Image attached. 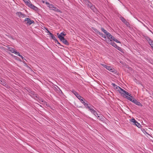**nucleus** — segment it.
Listing matches in <instances>:
<instances>
[{"label": "nucleus", "mask_w": 153, "mask_h": 153, "mask_svg": "<svg viewBox=\"0 0 153 153\" xmlns=\"http://www.w3.org/2000/svg\"><path fill=\"white\" fill-rule=\"evenodd\" d=\"M45 4L47 5V6L49 8V7H50L51 6V5H52V4H50V3L47 2H45Z\"/></svg>", "instance_id": "32"}, {"label": "nucleus", "mask_w": 153, "mask_h": 153, "mask_svg": "<svg viewBox=\"0 0 153 153\" xmlns=\"http://www.w3.org/2000/svg\"><path fill=\"white\" fill-rule=\"evenodd\" d=\"M96 116H98V114L97 115L96 114Z\"/></svg>", "instance_id": "45"}, {"label": "nucleus", "mask_w": 153, "mask_h": 153, "mask_svg": "<svg viewBox=\"0 0 153 153\" xmlns=\"http://www.w3.org/2000/svg\"><path fill=\"white\" fill-rule=\"evenodd\" d=\"M72 92L76 97L79 95L77 92L74 90H73Z\"/></svg>", "instance_id": "25"}, {"label": "nucleus", "mask_w": 153, "mask_h": 153, "mask_svg": "<svg viewBox=\"0 0 153 153\" xmlns=\"http://www.w3.org/2000/svg\"><path fill=\"white\" fill-rule=\"evenodd\" d=\"M116 48L117 49L120 51H121V48L120 47H119L117 45V47H116Z\"/></svg>", "instance_id": "36"}, {"label": "nucleus", "mask_w": 153, "mask_h": 153, "mask_svg": "<svg viewBox=\"0 0 153 153\" xmlns=\"http://www.w3.org/2000/svg\"><path fill=\"white\" fill-rule=\"evenodd\" d=\"M98 34L100 35L102 37L104 38L105 39H106V37H105V36L102 33H101L99 32L98 33Z\"/></svg>", "instance_id": "22"}, {"label": "nucleus", "mask_w": 153, "mask_h": 153, "mask_svg": "<svg viewBox=\"0 0 153 153\" xmlns=\"http://www.w3.org/2000/svg\"><path fill=\"white\" fill-rule=\"evenodd\" d=\"M142 131H143V132H144V131H145H145V129H143V130H142Z\"/></svg>", "instance_id": "43"}, {"label": "nucleus", "mask_w": 153, "mask_h": 153, "mask_svg": "<svg viewBox=\"0 0 153 153\" xmlns=\"http://www.w3.org/2000/svg\"><path fill=\"white\" fill-rule=\"evenodd\" d=\"M84 3L88 7H89L91 5H92V3L88 0L85 1Z\"/></svg>", "instance_id": "14"}, {"label": "nucleus", "mask_w": 153, "mask_h": 153, "mask_svg": "<svg viewBox=\"0 0 153 153\" xmlns=\"http://www.w3.org/2000/svg\"><path fill=\"white\" fill-rule=\"evenodd\" d=\"M14 53L16 54V55H17L18 56H19L20 55L19 53V52H17V51L16 50H15V52Z\"/></svg>", "instance_id": "33"}, {"label": "nucleus", "mask_w": 153, "mask_h": 153, "mask_svg": "<svg viewBox=\"0 0 153 153\" xmlns=\"http://www.w3.org/2000/svg\"><path fill=\"white\" fill-rule=\"evenodd\" d=\"M29 7L32 8V9L34 10L35 11H37L38 10V8L36 7L35 6L32 4L31 3L28 6Z\"/></svg>", "instance_id": "8"}, {"label": "nucleus", "mask_w": 153, "mask_h": 153, "mask_svg": "<svg viewBox=\"0 0 153 153\" xmlns=\"http://www.w3.org/2000/svg\"><path fill=\"white\" fill-rule=\"evenodd\" d=\"M59 48H62L61 47H60Z\"/></svg>", "instance_id": "46"}, {"label": "nucleus", "mask_w": 153, "mask_h": 153, "mask_svg": "<svg viewBox=\"0 0 153 153\" xmlns=\"http://www.w3.org/2000/svg\"><path fill=\"white\" fill-rule=\"evenodd\" d=\"M82 103L85 106L88 103V102L85 100L84 101L82 102Z\"/></svg>", "instance_id": "31"}, {"label": "nucleus", "mask_w": 153, "mask_h": 153, "mask_svg": "<svg viewBox=\"0 0 153 153\" xmlns=\"http://www.w3.org/2000/svg\"><path fill=\"white\" fill-rule=\"evenodd\" d=\"M23 1H24V0H23Z\"/></svg>", "instance_id": "48"}, {"label": "nucleus", "mask_w": 153, "mask_h": 153, "mask_svg": "<svg viewBox=\"0 0 153 153\" xmlns=\"http://www.w3.org/2000/svg\"><path fill=\"white\" fill-rule=\"evenodd\" d=\"M92 28L93 30L96 33L98 34L99 31L97 29L94 27H92Z\"/></svg>", "instance_id": "29"}, {"label": "nucleus", "mask_w": 153, "mask_h": 153, "mask_svg": "<svg viewBox=\"0 0 153 153\" xmlns=\"http://www.w3.org/2000/svg\"><path fill=\"white\" fill-rule=\"evenodd\" d=\"M131 122L134 123V125L135 124H136V123L137 122V121H136L135 120V119L134 118H133L131 120Z\"/></svg>", "instance_id": "27"}, {"label": "nucleus", "mask_w": 153, "mask_h": 153, "mask_svg": "<svg viewBox=\"0 0 153 153\" xmlns=\"http://www.w3.org/2000/svg\"><path fill=\"white\" fill-rule=\"evenodd\" d=\"M115 88L116 89H117L119 88V89H118V91H119V92L124 97L126 95H128V94H129V93L127 92L126 91L123 89L121 88L120 87L117 86V85Z\"/></svg>", "instance_id": "3"}, {"label": "nucleus", "mask_w": 153, "mask_h": 153, "mask_svg": "<svg viewBox=\"0 0 153 153\" xmlns=\"http://www.w3.org/2000/svg\"><path fill=\"white\" fill-rule=\"evenodd\" d=\"M125 98H126L127 100L132 102L136 104V105L140 106H142L143 105L139 102L137 101V100L134 98L133 97L130 96V94H128V95H126L125 97Z\"/></svg>", "instance_id": "1"}, {"label": "nucleus", "mask_w": 153, "mask_h": 153, "mask_svg": "<svg viewBox=\"0 0 153 153\" xmlns=\"http://www.w3.org/2000/svg\"><path fill=\"white\" fill-rule=\"evenodd\" d=\"M101 65L104 68H105L107 69L110 72L113 73L114 74H117V71L114 68L112 67L108 66L106 65L102 64Z\"/></svg>", "instance_id": "2"}, {"label": "nucleus", "mask_w": 153, "mask_h": 153, "mask_svg": "<svg viewBox=\"0 0 153 153\" xmlns=\"http://www.w3.org/2000/svg\"><path fill=\"white\" fill-rule=\"evenodd\" d=\"M24 1L26 5L28 6L30 5L31 2L29 0H24Z\"/></svg>", "instance_id": "16"}, {"label": "nucleus", "mask_w": 153, "mask_h": 153, "mask_svg": "<svg viewBox=\"0 0 153 153\" xmlns=\"http://www.w3.org/2000/svg\"><path fill=\"white\" fill-rule=\"evenodd\" d=\"M115 38L113 36L111 35V37L110 38V39L109 40V42H112V41H114L115 39Z\"/></svg>", "instance_id": "21"}, {"label": "nucleus", "mask_w": 153, "mask_h": 153, "mask_svg": "<svg viewBox=\"0 0 153 153\" xmlns=\"http://www.w3.org/2000/svg\"><path fill=\"white\" fill-rule=\"evenodd\" d=\"M80 100L81 101V102H82L84 101H85V100L83 98H82Z\"/></svg>", "instance_id": "38"}, {"label": "nucleus", "mask_w": 153, "mask_h": 153, "mask_svg": "<svg viewBox=\"0 0 153 153\" xmlns=\"http://www.w3.org/2000/svg\"><path fill=\"white\" fill-rule=\"evenodd\" d=\"M50 36L51 37V38L52 39L54 40V42H55L56 41V40H57L56 38V37L54 36L53 35V34L51 35Z\"/></svg>", "instance_id": "26"}, {"label": "nucleus", "mask_w": 153, "mask_h": 153, "mask_svg": "<svg viewBox=\"0 0 153 153\" xmlns=\"http://www.w3.org/2000/svg\"><path fill=\"white\" fill-rule=\"evenodd\" d=\"M120 18L122 22L126 24L128 23L126 20L123 17L121 16L120 17Z\"/></svg>", "instance_id": "15"}, {"label": "nucleus", "mask_w": 153, "mask_h": 153, "mask_svg": "<svg viewBox=\"0 0 153 153\" xmlns=\"http://www.w3.org/2000/svg\"><path fill=\"white\" fill-rule=\"evenodd\" d=\"M112 85L114 88H115L116 86V85L114 83H112Z\"/></svg>", "instance_id": "39"}, {"label": "nucleus", "mask_w": 153, "mask_h": 153, "mask_svg": "<svg viewBox=\"0 0 153 153\" xmlns=\"http://www.w3.org/2000/svg\"><path fill=\"white\" fill-rule=\"evenodd\" d=\"M106 37L108 38V42H109V40L110 39V38L111 37V35L109 32H108L107 33L105 34Z\"/></svg>", "instance_id": "17"}, {"label": "nucleus", "mask_w": 153, "mask_h": 153, "mask_svg": "<svg viewBox=\"0 0 153 153\" xmlns=\"http://www.w3.org/2000/svg\"><path fill=\"white\" fill-rule=\"evenodd\" d=\"M57 35L58 36V38L59 39H61L60 37H64V36L66 35V34L64 32H62L60 34H59V33H57Z\"/></svg>", "instance_id": "7"}, {"label": "nucleus", "mask_w": 153, "mask_h": 153, "mask_svg": "<svg viewBox=\"0 0 153 153\" xmlns=\"http://www.w3.org/2000/svg\"><path fill=\"white\" fill-rule=\"evenodd\" d=\"M61 39L60 40L64 44L66 45H69V43L67 40L65 39L64 37H60Z\"/></svg>", "instance_id": "6"}, {"label": "nucleus", "mask_w": 153, "mask_h": 153, "mask_svg": "<svg viewBox=\"0 0 153 153\" xmlns=\"http://www.w3.org/2000/svg\"><path fill=\"white\" fill-rule=\"evenodd\" d=\"M97 118L100 120L102 121H104V119L103 118V116L102 115H100V116H97Z\"/></svg>", "instance_id": "19"}, {"label": "nucleus", "mask_w": 153, "mask_h": 153, "mask_svg": "<svg viewBox=\"0 0 153 153\" xmlns=\"http://www.w3.org/2000/svg\"><path fill=\"white\" fill-rule=\"evenodd\" d=\"M42 2H43V3H45V1H43Z\"/></svg>", "instance_id": "44"}, {"label": "nucleus", "mask_w": 153, "mask_h": 153, "mask_svg": "<svg viewBox=\"0 0 153 153\" xmlns=\"http://www.w3.org/2000/svg\"><path fill=\"white\" fill-rule=\"evenodd\" d=\"M114 41H115V42H116L117 43H120V42L117 39H115V40H114Z\"/></svg>", "instance_id": "35"}, {"label": "nucleus", "mask_w": 153, "mask_h": 153, "mask_svg": "<svg viewBox=\"0 0 153 153\" xmlns=\"http://www.w3.org/2000/svg\"><path fill=\"white\" fill-rule=\"evenodd\" d=\"M89 7L94 12H96L97 11V10L95 7V6L93 5L92 4V5H91Z\"/></svg>", "instance_id": "10"}, {"label": "nucleus", "mask_w": 153, "mask_h": 153, "mask_svg": "<svg viewBox=\"0 0 153 153\" xmlns=\"http://www.w3.org/2000/svg\"><path fill=\"white\" fill-rule=\"evenodd\" d=\"M142 23L143 24V25L145 27H146V26L144 24H143V23Z\"/></svg>", "instance_id": "42"}, {"label": "nucleus", "mask_w": 153, "mask_h": 153, "mask_svg": "<svg viewBox=\"0 0 153 153\" xmlns=\"http://www.w3.org/2000/svg\"><path fill=\"white\" fill-rule=\"evenodd\" d=\"M7 50L10 51L12 53H15V50L14 48L10 47H7Z\"/></svg>", "instance_id": "13"}, {"label": "nucleus", "mask_w": 153, "mask_h": 153, "mask_svg": "<svg viewBox=\"0 0 153 153\" xmlns=\"http://www.w3.org/2000/svg\"><path fill=\"white\" fill-rule=\"evenodd\" d=\"M77 97L79 100H80L82 98V97H81L79 95Z\"/></svg>", "instance_id": "34"}, {"label": "nucleus", "mask_w": 153, "mask_h": 153, "mask_svg": "<svg viewBox=\"0 0 153 153\" xmlns=\"http://www.w3.org/2000/svg\"><path fill=\"white\" fill-rule=\"evenodd\" d=\"M16 14L17 16H18L19 17H25L26 16L25 14H23L21 12H18L16 13Z\"/></svg>", "instance_id": "9"}, {"label": "nucleus", "mask_w": 153, "mask_h": 153, "mask_svg": "<svg viewBox=\"0 0 153 153\" xmlns=\"http://www.w3.org/2000/svg\"><path fill=\"white\" fill-rule=\"evenodd\" d=\"M85 106L86 107V108H88L89 110L92 107H94L93 106L91 105L90 104H88V103Z\"/></svg>", "instance_id": "18"}, {"label": "nucleus", "mask_w": 153, "mask_h": 153, "mask_svg": "<svg viewBox=\"0 0 153 153\" xmlns=\"http://www.w3.org/2000/svg\"><path fill=\"white\" fill-rule=\"evenodd\" d=\"M109 44L115 48L117 47V44L113 42H111Z\"/></svg>", "instance_id": "20"}, {"label": "nucleus", "mask_w": 153, "mask_h": 153, "mask_svg": "<svg viewBox=\"0 0 153 153\" xmlns=\"http://www.w3.org/2000/svg\"><path fill=\"white\" fill-rule=\"evenodd\" d=\"M55 43H57L58 44V45H60V46H62V47H64V46L62 45L59 42H58V41L57 40H56V41L55 42Z\"/></svg>", "instance_id": "30"}, {"label": "nucleus", "mask_w": 153, "mask_h": 153, "mask_svg": "<svg viewBox=\"0 0 153 153\" xmlns=\"http://www.w3.org/2000/svg\"><path fill=\"white\" fill-rule=\"evenodd\" d=\"M134 125L137 126L138 128H140L141 127V125L139 123L137 122Z\"/></svg>", "instance_id": "28"}, {"label": "nucleus", "mask_w": 153, "mask_h": 153, "mask_svg": "<svg viewBox=\"0 0 153 153\" xmlns=\"http://www.w3.org/2000/svg\"><path fill=\"white\" fill-rule=\"evenodd\" d=\"M149 39H151L149 38V37H147L146 39L148 41V42H149Z\"/></svg>", "instance_id": "41"}, {"label": "nucleus", "mask_w": 153, "mask_h": 153, "mask_svg": "<svg viewBox=\"0 0 153 153\" xmlns=\"http://www.w3.org/2000/svg\"><path fill=\"white\" fill-rule=\"evenodd\" d=\"M0 83L2 85H3L6 86L7 85V83L4 81V80L2 79H0Z\"/></svg>", "instance_id": "12"}, {"label": "nucleus", "mask_w": 153, "mask_h": 153, "mask_svg": "<svg viewBox=\"0 0 153 153\" xmlns=\"http://www.w3.org/2000/svg\"><path fill=\"white\" fill-rule=\"evenodd\" d=\"M89 110L95 116H96V114H97V111H95L92 108V107L91 109H90Z\"/></svg>", "instance_id": "11"}, {"label": "nucleus", "mask_w": 153, "mask_h": 153, "mask_svg": "<svg viewBox=\"0 0 153 153\" xmlns=\"http://www.w3.org/2000/svg\"><path fill=\"white\" fill-rule=\"evenodd\" d=\"M19 56L21 57L22 59L23 60L24 59V57H23L20 54Z\"/></svg>", "instance_id": "40"}, {"label": "nucleus", "mask_w": 153, "mask_h": 153, "mask_svg": "<svg viewBox=\"0 0 153 153\" xmlns=\"http://www.w3.org/2000/svg\"><path fill=\"white\" fill-rule=\"evenodd\" d=\"M24 22H25V24L27 25H30L31 24L34 23V21L33 20H31L30 19L28 18H26L24 20Z\"/></svg>", "instance_id": "4"}, {"label": "nucleus", "mask_w": 153, "mask_h": 153, "mask_svg": "<svg viewBox=\"0 0 153 153\" xmlns=\"http://www.w3.org/2000/svg\"><path fill=\"white\" fill-rule=\"evenodd\" d=\"M149 39V43L150 44V45L151 46V47L153 48V41L151 39Z\"/></svg>", "instance_id": "23"}, {"label": "nucleus", "mask_w": 153, "mask_h": 153, "mask_svg": "<svg viewBox=\"0 0 153 153\" xmlns=\"http://www.w3.org/2000/svg\"><path fill=\"white\" fill-rule=\"evenodd\" d=\"M46 30L47 31V32L50 35V36L53 34L49 30H48V29H46Z\"/></svg>", "instance_id": "37"}, {"label": "nucleus", "mask_w": 153, "mask_h": 153, "mask_svg": "<svg viewBox=\"0 0 153 153\" xmlns=\"http://www.w3.org/2000/svg\"><path fill=\"white\" fill-rule=\"evenodd\" d=\"M152 95H153V93L152 94Z\"/></svg>", "instance_id": "47"}, {"label": "nucleus", "mask_w": 153, "mask_h": 153, "mask_svg": "<svg viewBox=\"0 0 153 153\" xmlns=\"http://www.w3.org/2000/svg\"><path fill=\"white\" fill-rule=\"evenodd\" d=\"M101 30L105 34L108 32L106 30L102 27H101Z\"/></svg>", "instance_id": "24"}, {"label": "nucleus", "mask_w": 153, "mask_h": 153, "mask_svg": "<svg viewBox=\"0 0 153 153\" xmlns=\"http://www.w3.org/2000/svg\"><path fill=\"white\" fill-rule=\"evenodd\" d=\"M49 8H50L51 10H54L55 11L57 12H60L61 13V11L58 9L56 7H55L53 4H52L51 5L50 7H49Z\"/></svg>", "instance_id": "5"}]
</instances>
